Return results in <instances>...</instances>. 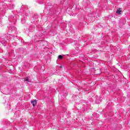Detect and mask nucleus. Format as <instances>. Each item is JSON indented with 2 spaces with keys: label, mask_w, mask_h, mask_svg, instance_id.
I'll use <instances>...</instances> for the list:
<instances>
[{
  "label": "nucleus",
  "mask_w": 130,
  "mask_h": 130,
  "mask_svg": "<svg viewBox=\"0 0 130 130\" xmlns=\"http://www.w3.org/2000/svg\"><path fill=\"white\" fill-rule=\"evenodd\" d=\"M31 103L33 106H36V104H37V101L36 100H34L31 101Z\"/></svg>",
  "instance_id": "nucleus-1"
},
{
  "label": "nucleus",
  "mask_w": 130,
  "mask_h": 130,
  "mask_svg": "<svg viewBox=\"0 0 130 130\" xmlns=\"http://www.w3.org/2000/svg\"><path fill=\"white\" fill-rule=\"evenodd\" d=\"M24 81H26V82H30V80H29V79H28V78H26L24 79Z\"/></svg>",
  "instance_id": "nucleus-3"
},
{
  "label": "nucleus",
  "mask_w": 130,
  "mask_h": 130,
  "mask_svg": "<svg viewBox=\"0 0 130 130\" xmlns=\"http://www.w3.org/2000/svg\"><path fill=\"white\" fill-rule=\"evenodd\" d=\"M116 13L117 14H119V15H120L121 14V10H120V9H117Z\"/></svg>",
  "instance_id": "nucleus-2"
},
{
  "label": "nucleus",
  "mask_w": 130,
  "mask_h": 130,
  "mask_svg": "<svg viewBox=\"0 0 130 130\" xmlns=\"http://www.w3.org/2000/svg\"><path fill=\"white\" fill-rule=\"evenodd\" d=\"M58 59H62V56L61 55H59L58 56Z\"/></svg>",
  "instance_id": "nucleus-4"
},
{
  "label": "nucleus",
  "mask_w": 130,
  "mask_h": 130,
  "mask_svg": "<svg viewBox=\"0 0 130 130\" xmlns=\"http://www.w3.org/2000/svg\"><path fill=\"white\" fill-rule=\"evenodd\" d=\"M21 22H22V23H26V20L22 19L21 20Z\"/></svg>",
  "instance_id": "nucleus-5"
}]
</instances>
